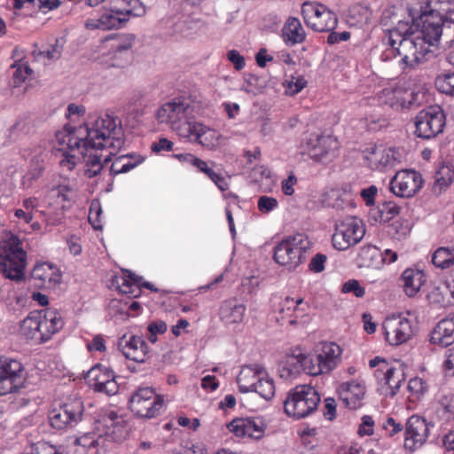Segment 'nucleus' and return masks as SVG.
Returning a JSON list of instances; mask_svg holds the SVG:
<instances>
[{
  "label": "nucleus",
  "mask_w": 454,
  "mask_h": 454,
  "mask_svg": "<svg viewBox=\"0 0 454 454\" xmlns=\"http://www.w3.org/2000/svg\"><path fill=\"white\" fill-rule=\"evenodd\" d=\"M27 254L23 241L15 234L10 233L0 241V273L17 284L26 279Z\"/></svg>",
  "instance_id": "nucleus-3"
},
{
  "label": "nucleus",
  "mask_w": 454,
  "mask_h": 454,
  "mask_svg": "<svg viewBox=\"0 0 454 454\" xmlns=\"http://www.w3.org/2000/svg\"><path fill=\"white\" fill-rule=\"evenodd\" d=\"M145 158L139 154H125L114 159L110 168V175L114 177L117 175L128 173L141 163Z\"/></svg>",
  "instance_id": "nucleus-39"
},
{
  "label": "nucleus",
  "mask_w": 454,
  "mask_h": 454,
  "mask_svg": "<svg viewBox=\"0 0 454 454\" xmlns=\"http://www.w3.org/2000/svg\"><path fill=\"white\" fill-rule=\"evenodd\" d=\"M132 2H134V9H112L104 12L98 19H88L85 22V27L90 30H111L123 27L131 14L142 16L145 12V6L139 0H132Z\"/></svg>",
  "instance_id": "nucleus-10"
},
{
  "label": "nucleus",
  "mask_w": 454,
  "mask_h": 454,
  "mask_svg": "<svg viewBox=\"0 0 454 454\" xmlns=\"http://www.w3.org/2000/svg\"><path fill=\"white\" fill-rule=\"evenodd\" d=\"M401 160L402 154L397 149L393 147L384 148L375 153L377 168L380 170L394 168L396 164L401 162Z\"/></svg>",
  "instance_id": "nucleus-41"
},
{
  "label": "nucleus",
  "mask_w": 454,
  "mask_h": 454,
  "mask_svg": "<svg viewBox=\"0 0 454 454\" xmlns=\"http://www.w3.org/2000/svg\"><path fill=\"white\" fill-rule=\"evenodd\" d=\"M400 209V207H398L395 202L387 201L383 203L380 208L381 220L386 221L395 217V215H399Z\"/></svg>",
  "instance_id": "nucleus-64"
},
{
  "label": "nucleus",
  "mask_w": 454,
  "mask_h": 454,
  "mask_svg": "<svg viewBox=\"0 0 454 454\" xmlns=\"http://www.w3.org/2000/svg\"><path fill=\"white\" fill-rule=\"evenodd\" d=\"M358 434L360 436H371L374 433V420L370 415H364L361 418V424L359 425Z\"/></svg>",
  "instance_id": "nucleus-62"
},
{
  "label": "nucleus",
  "mask_w": 454,
  "mask_h": 454,
  "mask_svg": "<svg viewBox=\"0 0 454 454\" xmlns=\"http://www.w3.org/2000/svg\"><path fill=\"white\" fill-rule=\"evenodd\" d=\"M270 302L273 311L277 314V321L282 325L286 323L301 328L309 325L311 321L309 304L302 298L276 294L272 295Z\"/></svg>",
  "instance_id": "nucleus-4"
},
{
  "label": "nucleus",
  "mask_w": 454,
  "mask_h": 454,
  "mask_svg": "<svg viewBox=\"0 0 454 454\" xmlns=\"http://www.w3.org/2000/svg\"><path fill=\"white\" fill-rule=\"evenodd\" d=\"M129 409L137 418L151 419L159 417L165 408V399L151 387L137 388L129 398Z\"/></svg>",
  "instance_id": "nucleus-6"
},
{
  "label": "nucleus",
  "mask_w": 454,
  "mask_h": 454,
  "mask_svg": "<svg viewBox=\"0 0 454 454\" xmlns=\"http://www.w3.org/2000/svg\"><path fill=\"white\" fill-rule=\"evenodd\" d=\"M87 380L95 392L114 395L119 391L114 372L106 365L97 364L93 366L88 372Z\"/></svg>",
  "instance_id": "nucleus-18"
},
{
  "label": "nucleus",
  "mask_w": 454,
  "mask_h": 454,
  "mask_svg": "<svg viewBox=\"0 0 454 454\" xmlns=\"http://www.w3.org/2000/svg\"><path fill=\"white\" fill-rule=\"evenodd\" d=\"M102 208L100 202L97 200H92L90 206L89 212V222L95 230L102 229V221H101Z\"/></svg>",
  "instance_id": "nucleus-53"
},
{
  "label": "nucleus",
  "mask_w": 454,
  "mask_h": 454,
  "mask_svg": "<svg viewBox=\"0 0 454 454\" xmlns=\"http://www.w3.org/2000/svg\"><path fill=\"white\" fill-rule=\"evenodd\" d=\"M424 184L422 175L414 169L397 172L390 181L391 192L399 197L410 198L420 191Z\"/></svg>",
  "instance_id": "nucleus-17"
},
{
  "label": "nucleus",
  "mask_w": 454,
  "mask_h": 454,
  "mask_svg": "<svg viewBox=\"0 0 454 454\" xmlns=\"http://www.w3.org/2000/svg\"><path fill=\"white\" fill-rule=\"evenodd\" d=\"M317 364H314V377L329 375L340 362L342 350L335 342H321L316 349Z\"/></svg>",
  "instance_id": "nucleus-19"
},
{
  "label": "nucleus",
  "mask_w": 454,
  "mask_h": 454,
  "mask_svg": "<svg viewBox=\"0 0 454 454\" xmlns=\"http://www.w3.org/2000/svg\"><path fill=\"white\" fill-rule=\"evenodd\" d=\"M117 346L126 358L137 363H144L149 352L145 339L137 335H130L129 338L123 335L119 339Z\"/></svg>",
  "instance_id": "nucleus-24"
},
{
  "label": "nucleus",
  "mask_w": 454,
  "mask_h": 454,
  "mask_svg": "<svg viewBox=\"0 0 454 454\" xmlns=\"http://www.w3.org/2000/svg\"><path fill=\"white\" fill-rule=\"evenodd\" d=\"M83 414L84 405L82 398H70L59 407L49 411V425L56 431L68 430L82 420Z\"/></svg>",
  "instance_id": "nucleus-7"
},
{
  "label": "nucleus",
  "mask_w": 454,
  "mask_h": 454,
  "mask_svg": "<svg viewBox=\"0 0 454 454\" xmlns=\"http://www.w3.org/2000/svg\"><path fill=\"white\" fill-rule=\"evenodd\" d=\"M121 419L118 412L113 409H106L101 412L100 422L104 423L107 428L114 427Z\"/></svg>",
  "instance_id": "nucleus-59"
},
{
  "label": "nucleus",
  "mask_w": 454,
  "mask_h": 454,
  "mask_svg": "<svg viewBox=\"0 0 454 454\" xmlns=\"http://www.w3.org/2000/svg\"><path fill=\"white\" fill-rule=\"evenodd\" d=\"M403 97L405 98V109H408L413 106L420 105L424 101L425 93L421 90L404 89Z\"/></svg>",
  "instance_id": "nucleus-56"
},
{
  "label": "nucleus",
  "mask_w": 454,
  "mask_h": 454,
  "mask_svg": "<svg viewBox=\"0 0 454 454\" xmlns=\"http://www.w3.org/2000/svg\"><path fill=\"white\" fill-rule=\"evenodd\" d=\"M278 370L280 378L286 380L296 379L301 372L312 375V358L296 347L279 362Z\"/></svg>",
  "instance_id": "nucleus-15"
},
{
  "label": "nucleus",
  "mask_w": 454,
  "mask_h": 454,
  "mask_svg": "<svg viewBox=\"0 0 454 454\" xmlns=\"http://www.w3.org/2000/svg\"><path fill=\"white\" fill-rule=\"evenodd\" d=\"M339 146L338 139L331 132L317 137L314 144V163L332 162L338 154Z\"/></svg>",
  "instance_id": "nucleus-26"
},
{
  "label": "nucleus",
  "mask_w": 454,
  "mask_h": 454,
  "mask_svg": "<svg viewBox=\"0 0 454 454\" xmlns=\"http://www.w3.org/2000/svg\"><path fill=\"white\" fill-rule=\"evenodd\" d=\"M174 131L180 137L198 143L207 149H212L218 145L219 136L215 129L200 122L189 121L187 117Z\"/></svg>",
  "instance_id": "nucleus-14"
},
{
  "label": "nucleus",
  "mask_w": 454,
  "mask_h": 454,
  "mask_svg": "<svg viewBox=\"0 0 454 454\" xmlns=\"http://www.w3.org/2000/svg\"><path fill=\"white\" fill-rule=\"evenodd\" d=\"M340 400L349 410H357L364 404L365 386L356 380L342 382L338 387Z\"/></svg>",
  "instance_id": "nucleus-25"
},
{
  "label": "nucleus",
  "mask_w": 454,
  "mask_h": 454,
  "mask_svg": "<svg viewBox=\"0 0 454 454\" xmlns=\"http://www.w3.org/2000/svg\"><path fill=\"white\" fill-rule=\"evenodd\" d=\"M263 369L264 366L260 364L244 365L237 377L239 390L241 393L254 392L258 382L259 372Z\"/></svg>",
  "instance_id": "nucleus-33"
},
{
  "label": "nucleus",
  "mask_w": 454,
  "mask_h": 454,
  "mask_svg": "<svg viewBox=\"0 0 454 454\" xmlns=\"http://www.w3.org/2000/svg\"><path fill=\"white\" fill-rule=\"evenodd\" d=\"M343 294L352 293L356 297L361 298L365 294V289L356 279H349L342 285Z\"/></svg>",
  "instance_id": "nucleus-60"
},
{
  "label": "nucleus",
  "mask_w": 454,
  "mask_h": 454,
  "mask_svg": "<svg viewBox=\"0 0 454 454\" xmlns=\"http://www.w3.org/2000/svg\"><path fill=\"white\" fill-rule=\"evenodd\" d=\"M37 312L39 342L43 343L63 328L64 319L56 309L47 308Z\"/></svg>",
  "instance_id": "nucleus-23"
},
{
  "label": "nucleus",
  "mask_w": 454,
  "mask_h": 454,
  "mask_svg": "<svg viewBox=\"0 0 454 454\" xmlns=\"http://www.w3.org/2000/svg\"><path fill=\"white\" fill-rule=\"evenodd\" d=\"M27 380L21 362L8 356H0V395L15 393L24 387Z\"/></svg>",
  "instance_id": "nucleus-12"
},
{
  "label": "nucleus",
  "mask_w": 454,
  "mask_h": 454,
  "mask_svg": "<svg viewBox=\"0 0 454 454\" xmlns=\"http://www.w3.org/2000/svg\"><path fill=\"white\" fill-rule=\"evenodd\" d=\"M58 145H67L82 155L83 175L93 178L124 145L121 121L107 113L90 117L83 126L65 125L55 133Z\"/></svg>",
  "instance_id": "nucleus-1"
},
{
  "label": "nucleus",
  "mask_w": 454,
  "mask_h": 454,
  "mask_svg": "<svg viewBox=\"0 0 454 454\" xmlns=\"http://www.w3.org/2000/svg\"><path fill=\"white\" fill-rule=\"evenodd\" d=\"M57 197L63 201H73L75 196L74 186L70 184H62L56 188Z\"/></svg>",
  "instance_id": "nucleus-61"
},
{
  "label": "nucleus",
  "mask_w": 454,
  "mask_h": 454,
  "mask_svg": "<svg viewBox=\"0 0 454 454\" xmlns=\"http://www.w3.org/2000/svg\"><path fill=\"white\" fill-rule=\"evenodd\" d=\"M408 390L411 401L421 400L428 390V384L420 377L411 378L408 382Z\"/></svg>",
  "instance_id": "nucleus-48"
},
{
  "label": "nucleus",
  "mask_w": 454,
  "mask_h": 454,
  "mask_svg": "<svg viewBox=\"0 0 454 454\" xmlns=\"http://www.w3.org/2000/svg\"><path fill=\"white\" fill-rule=\"evenodd\" d=\"M310 246L311 241L303 233L289 236L275 246L274 260L279 265L294 269L306 257Z\"/></svg>",
  "instance_id": "nucleus-5"
},
{
  "label": "nucleus",
  "mask_w": 454,
  "mask_h": 454,
  "mask_svg": "<svg viewBox=\"0 0 454 454\" xmlns=\"http://www.w3.org/2000/svg\"><path fill=\"white\" fill-rule=\"evenodd\" d=\"M278 206L277 199L270 196H261L257 201V207L262 214H269L275 210Z\"/></svg>",
  "instance_id": "nucleus-58"
},
{
  "label": "nucleus",
  "mask_w": 454,
  "mask_h": 454,
  "mask_svg": "<svg viewBox=\"0 0 454 454\" xmlns=\"http://www.w3.org/2000/svg\"><path fill=\"white\" fill-rule=\"evenodd\" d=\"M337 16L322 4H314V31H332L337 26Z\"/></svg>",
  "instance_id": "nucleus-35"
},
{
  "label": "nucleus",
  "mask_w": 454,
  "mask_h": 454,
  "mask_svg": "<svg viewBox=\"0 0 454 454\" xmlns=\"http://www.w3.org/2000/svg\"><path fill=\"white\" fill-rule=\"evenodd\" d=\"M435 414L442 422L454 419V395H444L438 403Z\"/></svg>",
  "instance_id": "nucleus-45"
},
{
  "label": "nucleus",
  "mask_w": 454,
  "mask_h": 454,
  "mask_svg": "<svg viewBox=\"0 0 454 454\" xmlns=\"http://www.w3.org/2000/svg\"><path fill=\"white\" fill-rule=\"evenodd\" d=\"M380 372L384 374L386 384L391 390V395H395L400 388L402 381L403 380V371L393 367H387L385 371L380 369Z\"/></svg>",
  "instance_id": "nucleus-47"
},
{
  "label": "nucleus",
  "mask_w": 454,
  "mask_h": 454,
  "mask_svg": "<svg viewBox=\"0 0 454 454\" xmlns=\"http://www.w3.org/2000/svg\"><path fill=\"white\" fill-rule=\"evenodd\" d=\"M425 8L442 15L444 21L452 25V27H447L446 29L454 37V0H428Z\"/></svg>",
  "instance_id": "nucleus-36"
},
{
  "label": "nucleus",
  "mask_w": 454,
  "mask_h": 454,
  "mask_svg": "<svg viewBox=\"0 0 454 454\" xmlns=\"http://www.w3.org/2000/svg\"><path fill=\"white\" fill-rule=\"evenodd\" d=\"M404 88L401 86H388L382 89L377 94L380 105H386L394 110L405 109Z\"/></svg>",
  "instance_id": "nucleus-34"
},
{
  "label": "nucleus",
  "mask_w": 454,
  "mask_h": 454,
  "mask_svg": "<svg viewBox=\"0 0 454 454\" xmlns=\"http://www.w3.org/2000/svg\"><path fill=\"white\" fill-rule=\"evenodd\" d=\"M114 283L117 285L121 293L129 294L133 298H137L141 295L142 287H145L154 292L158 291L152 283L143 281L142 277L137 276L129 270H124L122 276L116 277Z\"/></svg>",
  "instance_id": "nucleus-27"
},
{
  "label": "nucleus",
  "mask_w": 454,
  "mask_h": 454,
  "mask_svg": "<svg viewBox=\"0 0 454 454\" xmlns=\"http://www.w3.org/2000/svg\"><path fill=\"white\" fill-rule=\"evenodd\" d=\"M247 307L238 298L224 300L219 309L220 319L225 325L239 324L243 321Z\"/></svg>",
  "instance_id": "nucleus-30"
},
{
  "label": "nucleus",
  "mask_w": 454,
  "mask_h": 454,
  "mask_svg": "<svg viewBox=\"0 0 454 454\" xmlns=\"http://www.w3.org/2000/svg\"><path fill=\"white\" fill-rule=\"evenodd\" d=\"M434 425L419 415L411 416L405 424L404 448L410 451L419 449L427 440Z\"/></svg>",
  "instance_id": "nucleus-16"
},
{
  "label": "nucleus",
  "mask_w": 454,
  "mask_h": 454,
  "mask_svg": "<svg viewBox=\"0 0 454 454\" xmlns=\"http://www.w3.org/2000/svg\"><path fill=\"white\" fill-rule=\"evenodd\" d=\"M355 194L356 192L353 190V186L350 184H345L326 192L325 203L327 207L336 209L355 207Z\"/></svg>",
  "instance_id": "nucleus-28"
},
{
  "label": "nucleus",
  "mask_w": 454,
  "mask_h": 454,
  "mask_svg": "<svg viewBox=\"0 0 454 454\" xmlns=\"http://www.w3.org/2000/svg\"><path fill=\"white\" fill-rule=\"evenodd\" d=\"M433 264L441 269H447L454 265V247H439L432 256Z\"/></svg>",
  "instance_id": "nucleus-46"
},
{
  "label": "nucleus",
  "mask_w": 454,
  "mask_h": 454,
  "mask_svg": "<svg viewBox=\"0 0 454 454\" xmlns=\"http://www.w3.org/2000/svg\"><path fill=\"white\" fill-rule=\"evenodd\" d=\"M430 341L442 348L454 343V313L438 322L431 333Z\"/></svg>",
  "instance_id": "nucleus-29"
},
{
  "label": "nucleus",
  "mask_w": 454,
  "mask_h": 454,
  "mask_svg": "<svg viewBox=\"0 0 454 454\" xmlns=\"http://www.w3.org/2000/svg\"><path fill=\"white\" fill-rule=\"evenodd\" d=\"M258 382L254 392L257 393L261 397L269 401L273 398L275 395V384L272 378H270L265 368L259 372Z\"/></svg>",
  "instance_id": "nucleus-42"
},
{
  "label": "nucleus",
  "mask_w": 454,
  "mask_h": 454,
  "mask_svg": "<svg viewBox=\"0 0 454 454\" xmlns=\"http://www.w3.org/2000/svg\"><path fill=\"white\" fill-rule=\"evenodd\" d=\"M12 68L14 69L12 79L15 86H19L24 82L27 76L33 72L32 69L24 63H14Z\"/></svg>",
  "instance_id": "nucleus-54"
},
{
  "label": "nucleus",
  "mask_w": 454,
  "mask_h": 454,
  "mask_svg": "<svg viewBox=\"0 0 454 454\" xmlns=\"http://www.w3.org/2000/svg\"><path fill=\"white\" fill-rule=\"evenodd\" d=\"M20 153L24 159L29 160L31 163L35 164L32 176L34 178L38 177L44 169V160L47 157L46 143H33L21 149Z\"/></svg>",
  "instance_id": "nucleus-31"
},
{
  "label": "nucleus",
  "mask_w": 454,
  "mask_h": 454,
  "mask_svg": "<svg viewBox=\"0 0 454 454\" xmlns=\"http://www.w3.org/2000/svg\"><path fill=\"white\" fill-rule=\"evenodd\" d=\"M382 428L387 432L390 437L403 432L405 428L403 424L396 421L394 418L388 417L382 424Z\"/></svg>",
  "instance_id": "nucleus-63"
},
{
  "label": "nucleus",
  "mask_w": 454,
  "mask_h": 454,
  "mask_svg": "<svg viewBox=\"0 0 454 454\" xmlns=\"http://www.w3.org/2000/svg\"><path fill=\"white\" fill-rule=\"evenodd\" d=\"M401 282L405 294L409 297H413L425 284L426 276L421 270L408 268L403 271Z\"/></svg>",
  "instance_id": "nucleus-32"
},
{
  "label": "nucleus",
  "mask_w": 454,
  "mask_h": 454,
  "mask_svg": "<svg viewBox=\"0 0 454 454\" xmlns=\"http://www.w3.org/2000/svg\"><path fill=\"white\" fill-rule=\"evenodd\" d=\"M434 83L439 92L454 97V72L437 75Z\"/></svg>",
  "instance_id": "nucleus-49"
},
{
  "label": "nucleus",
  "mask_w": 454,
  "mask_h": 454,
  "mask_svg": "<svg viewBox=\"0 0 454 454\" xmlns=\"http://www.w3.org/2000/svg\"><path fill=\"white\" fill-rule=\"evenodd\" d=\"M282 38L288 46L301 43L305 39V31L297 18L289 17L282 28Z\"/></svg>",
  "instance_id": "nucleus-37"
},
{
  "label": "nucleus",
  "mask_w": 454,
  "mask_h": 454,
  "mask_svg": "<svg viewBox=\"0 0 454 454\" xmlns=\"http://www.w3.org/2000/svg\"><path fill=\"white\" fill-rule=\"evenodd\" d=\"M30 278L35 286L42 289H54L62 279L59 267L49 262H37L33 267Z\"/></svg>",
  "instance_id": "nucleus-21"
},
{
  "label": "nucleus",
  "mask_w": 454,
  "mask_h": 454,
  "mask_svg": "<svg viewBox=\"0 0 454 454\" xmlns=\"http://www.w3.org/2000/svg\"><path fill=\"white\" fill-rule=\"evenodd\" d=\"M454 180V169L449 164H441L434 174V182L432 192L440 195Z\"/></svg>",
  "instance_id": "nucleus-40"
},
{
  "label": "nucleus",
  "mask_w": 454,
  "mask_h": 454,
  "mask_svg": "<svg viewBox=\"0 0 454 454\" xmlns=\"http://www.w3.org/2000/svg\"><path fill=\"white\" fill-rule=\"evenodd\" d=\"M311 383L296 386L289 392L284 402L286 415L295 419H301L312 412Z\"/></svg>",
  "instance_id": "nucleus-13"
},
{
  "label": "nucleus",
  "mask_w": 454,
  "mask_h": 454,
  "mask_svg": "<svg viewBox=\"0 0 454 454\" xmlns=\"http://www.w3.org/2000/svg\"><path fill=\"white\" fill-rule=\"evenodd\" d=\"M62 53V46L59 45V41L56 40L54 44H51L47 50H34L33 56L37 61H54L60 58Z\"/></svg>",
  "instance_id": "nucleus-51"
},
{
  "label": "nucleus",
  "mask_w": 454,
  "mask_h": 454,
  "mask_svg": "<svg viewBox=\"0 0 454 454\" xmlns=\"http://www.w3.org/2000/svg\"><path fill=\"white\" fill-rule=\"evenodd\" d=\"M195 168L201 173H204L222 192L228 190L229 183L221 174L216 173L207 161L200 159Z\"/></svg>",
  "instance_id": "nucleus-44"
},
{
  "label": "nucleus",
  "mask_w": 454,
  "mask_h": 454,
  "mask_svg": "<svg viewBox=\"0 0 454 454\" xmlns=\"http://www.w3.org/2000/svg\"><path fill=\"white\" fill-rule=\"evenodd\" d=\"M365 234V226L362 219L347 216L336 223L332 243L335 249L344 251L358 244Z\"/></svg>",
  "instance_id": "nucleus-9"
},
{
  "label": "nucleus",
  "mask_w": 454,
  "mask_h": 454,
  "mask_svg": "<svg viewBox=\"0 0 454 454\" xmlns=\"http://www.w3.org/2000/svg\"><path fill=\"white\" fill-rule=\"evenodd\" d=\"M38 312H30L20 323V333L27 340L39 341Z\"/></svg>",
  "instance_id": "nucleus-43"
},
{
  "label": "nucleus",
  "mask_w": 454,
  "mask_h": 454,
  "mask_svg": "<svg viewBox=\"0 0 454 454\" xmlns=\"http://www.w3.org/2000/svg\"><path fill=\"white\" fill-rule=\"evenodd\" d=\"M301 444L304 448V451L309 452L312 450V429L308 423H302L297 429Z\"/></svg>",
  "instance_id": "nucleus-55"
},
{
  "label": "nucleus",
  "mask_w": 454,
  "mask_h": 454,
  "mask_svg": "<svg viewBox=\"0 0 454 454\" xmlns=\"http://www.w3.org/2000/svg\"><path fill=\"white\" fill-rule=\"evenodd\" d=\"M190 105L186 100L176 98L171 101L162 104L156 113V119L159 123L168 125L172 130L181 124L187 117Z\"/></svg>",
  "instance_id": "nucleus-20"
},
{
  "label": "nucleus",
  "mask_w": 454,
  "mask_h": 454,
  "mask_svg": "<svg viewBox=\"0 0 454 454\" xmlns=\"http://www.w3.org/2000/svg\"><path fill=\"white\" fill-rule=\"evenodd\" d=\"M449 292L445 288L444 283L440 286H434L431 288L427 294V299L431 303L437 304L440 306H446L451 301L449 298Z\"/></svg>",
  "instance_id": "nucleus-50"
},
{
  "label": "nucleus",
  "mask_w": 454,
  "mask_h": 454,
  "mask_svg": "<svg viewBox=\"0 0 454 454\" xmlns=\"http://www.w3.org/2000/svg\"><path fill=\"white\" fill-rule=\"evenodd\" d=\"M387 49L381 54V59L387 61L392 58L401 57L400 64L405 67H415L435 54L425 46V43L414 33L413 25L408 21H399L396 26L387 31L384 39Z\"/></svg>",
  "instance_id": "nucleus-2"
},
{
  "label": "nucleus",
  "mask_w": 454,
  "mask_h": 454,
  "mask_svg": "<svg viewBox=\"0 0 454 454\" xmlns=\"http://www.w3.org/2000/svg\"><path fill=\"white\" fill-rule=\"evenodd\" d=\"M228 428L238 437L247 436L258 440L263 436L266 424L259 416L237 418L228 424Z\"/></svg>",
  "instance_id": "nucleus-22"
},
{
  "label": "nucleus",
  "mask_w": 454,
  "mask_h": 454,
  "mask_svg": "<svg viewBox=\"0 0 454 454\" xmlns=\"http://www.w3.org/2000/svg\"><path fill=\"white\" fill-rule=\"evenodd\" d=\"M59 145L61 147L59 149V151L62 152L59 165L63 169L71 171L77 165L80 158L73 154L72 152H74V150H70L67 145Z\"/></svg>",
  "instance_id": "nucleus-52"
},
{
  "label": "nucleus",
  "mask_w": 454,
  "mask_h": 454,
  "mask_svg": "<svg viewBox=\"0 0 454 454\" xmlns=\"http://www.w3.org/2000/svg\"><path fill=\"white\" fill-rule=\"evenodd\" d=\"M109 38L114 41L112 44L114 58L124 59L128 61L131 57V50L136 40L135 35L120 34Z\"/></svg>",
  "instance_id": "nucleus-38"
},
{
  "label": "nucleus",
  "mask_w": 454,
  "mask_h": 454,
  "mask_svg": "<svg viewBox=\"0 0 454 454\" xmlns=\"http://www.w3.org/2000/svg\"><path fill=\"white\" fill-rule=\"evenodd\" d=\"M445 125L443 110L438 106H430L416 115L414 134L417 137L428 140L441 134Z\"/></svg>",
  "instance_id": "nucleus-11"
},
{
  "label": "nucleus",
  "mask_w": 454,
  "mask_h": 454,
  "mask_svg": "<svg viewBox=\"0 0 454 454\" xmlns=\"http://www.w3.org/2000/svg\"><path fill=\"white\" fill-rule=\"evenodd\" d=\"M386 340L390 345L409 340L417 331L415 317L409 312L387 317L382 325Z\"/></svg>",
  "instance_id": "nucleus-8"
},
{
  "label": "nucleus",
  "mask_w": 454,
  "mask_h": 454,
  "mask_svg": "<svg viewBox=\"0 0 454 454\" xmlns=\"http://www.w3.org/2000/svg\"><path fill=\"white\" fill-rule=\"evenodd\" d=\"M74 443L85 450L96 448L98 444V434L95 433H86L76 437Z\"/></svg>",
  "instance_id": "nucleus-57"
}]
</instances>
